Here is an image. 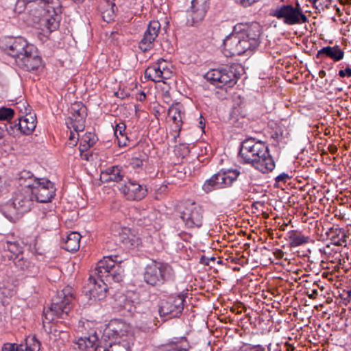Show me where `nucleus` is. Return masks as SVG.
Returning <instances> with one entry per match:
<instances>
[{
	"label": "nucleus",
	"instance_id": "nucleus-1",
	"mask_svg": "<svg viewBox=\"0 0 351 351\" xmlns=\"http://www.w3.org/2000/svg\"><path fill=\"white\" fill-rule=\"evenodd\" d=\"M263 29L257 22L239 23L223 40V50L227 56H241L256 50L261 42Z\"/></svg>",
	"mask_w": 351,
	"mask_h": 351
},
{
	"label": "nucleus",
	"instance_id": "nucleus-2",
	"mask_svg": "<svg viewBox=\"0 0 351 351\" xmlns=\"http://www.w3.org/2000/svg\"><path fill=\"white\" fill-rule=\"evenodd\" d=\"M104 256L100 260L95 269V275L89 277V283L85 287L84 292L90 299L101 300L106 295L107 283L112 281L119 282L122 280L123 269L121 266V261L117 260L118 256Z\"/></svg>",
	"mask_w": 351,
	"mask_h": 351
},
{
	"label": "nucleus",
	"instance_id": "nucleus-3",
	"mask_svg": "<svg viewBox=\"0 0 351 351\" xmlns=\"http://www.w3.org/2000/svg\"><path fill=\"white\" fill-rule=\"evenodd\" d=\"M239 154L245 163L251 164L263 173H268L275 168V162L267 145L254 138L245 139L241 143Z\"/></svg>",
	"mask_w": 351,
	"mask_h": 351
},
{
	"label": "nucleus",
	"instance_id": "nucleus-4",
	"mask_svg": "<svg viewBox=\"0 0 351 351\" xmlns=\"http://www.w3.org/2000/svg\"><path fill=\"white\" fill-rule=\"evenodd\" d=\"M237 181L241 184V189L245 190L252 182L250 172L232 168L221 169L204 182L202 189L206 193H209L213 191L231 187Z\"/></svg>",
	"mask_w": 351,
	"mask_h": 351
},
{
	"label": "nucleus",
	"instance_id": "nucleus-5",
	"mask_svg": "<svg viewBox=\"0 0 351 351\" xmlns=\"http://www.w3.org/2000/svg\"><path fill=\"white\" fill-rule=\"evenodd\" d=\"M75 299L71 287H67L58 291L52 298L50 307L44 311L43 322L50 323L56 319H66L73 307Z\"/></svg>",
	"mask_w": 351,
	"mask_h": 351
},
{
	"label": "nucleus",
	"instance_id": "nucleus-6",
	"mask_svg": "<svg viewBox=\"0 0 351 351\" xmlns=\"http://www.w3.org/2000/svg\"><path fill=\"white\" fill-rule=\"evenodd\" d=\"M176 279V272L168 263L152 260L143 271L144 282L154 287H160Z\"/></svg>",
	"mask_w": 351,
	"mask_h": 351
},
{
	"label": "nucleus",
	"instance_id": "nucleus-7",
	"mask_svg": "<svg viewBox=\"0 0 351 351\" xmlns=\"http://www.w3.org/2000/svg\"><path fill=\"white\" fill-rule=\"evenodd\" d=\"M243 71L240 64L234 63L210 69L205 74L204 77L218 88H222L226 85L232 87L237 82Z\"/></svg>",
	"mask_w": 351,
	"mask_h": 351
},
{
	"label": "nucleus",
	"instance_id": "nucleus-8",
	"mask_svg": "<svg viewBox=\"0 0 351 351\" xmlns=\"http://www.w3.org/2000/svg\"><path fill=\"white\" fill-rule=\"evenodd\" d=\"M34 201L31 190L28 188H21L14 193L12 202L1 206L0 210L7 219L12 221L16 215L29 212Z\"/></svg>",
	"mask_w": 351,
	"mask_h": 351
},
{
	"label": "nucleus",
	"instance_id": "nucleus-9",
	"mask_svg": "<svg viewBox=\"0 0 351 351\" xmlns=\"http://www.w3.org/2000/svg\"><path fill=\"white\" fill-rule=\"evenodd\" d=\"M269 16L276 17L287 25L303 24L308 22V17L304 14L300 4H282L271 9Z\"/></svg>",
	"mask_w": 351,
	"mask_h": 351
},
{
	"label": "nucleus",
	"instance_id": "nucleus-10",
	"mask_svg": "<svg viewBox=\"0 0 351 351\" xmlns=\"http://www.w3.org/2000/svg\"><path fill=\"white\" fill-rule=\"evenodd\" d=\"M178 210L187 228H199L202 226L204 209L199 204L188 200L179 206Z\"/></svg>",
	"mask_w": 351,
	"mask_h": 351
},
{
	"label": "nucleus",
	"instance_id": "nucleus-11",
	"mask_svg": "<svg viewBox=\"0 0 351 351\" xmlns=\"http://www.w3.org/2000/svg\"><path fill=\"white\" fill-rule=\"evenodd\" d=\"M30 45L23 37L3 36L0 38V49L15 58L16 62Z\"/></svg>",
	"mask_w": 351,
	"mask_h": 351
},
{
	"label": "nucleus",
	"instance_id": "nucleus-12",
	"mask_svg": "<svg viewBox=\"0 0 351 351\" xmlns=\"http://www.w3.org/2000/svg\"><path fill=\"white\" fill-rule=\"evenodd\" d=\"M23 3L26 8L29 9L30 13L36 17L45 12H52L62 13V6L59 0H21L19 3Z\"/></svg>",
	"mask_w": 351,
	"mask_h": 351
},
{
	"label": "nucleus",
	"instance_id": "nucleus-13",
	"mask_svg": "<svg viewBox=\"0 0 351 351\" xmlns=\"http://www.w3.org/2000/svg\"><path fill=\"white\" fill-rule=\"evenodd\" d=\"M29 189L33 199L40 203L50 202L56 191L54 184L45 178H40Z\"/></svg>",
	"mask_w": 351,
	"mask_h": 351
},
{
	"label": "nucleus",
	"instance_id": "nucleus-14",
	"mask_svg": "<svg viewBox=\"0 0 351 351\" xmlns=\"http://www.w3.org/2000/svg\"><path fill=\"white\" fill-rule=\"evenodd\" d=\"M186 295L187 293H179L176 296L171 295L167 300L162 301L159 307L160 316L179 317L184 310Z\"/></svg>",
	"mask_w": 351,
	"mask_h": 351
},
{
	"label": "nucleus",
	"instance_id": "nucleus-15",
	"mask_svg": "<svg viewBox=\"0 0 351 351\" xmlns=\"http://www.w3.org/2000/svg\"><path fill=\"white\" fill-rule=\"evenodd\" d=\"M71 116L66 124L69 128H73L76 132L83 131L87 116L86 107L81 102L73 104L70 108Z\"/></svg>",
	"mask_w": 351,
	"mask_h": 351
},
{
	"label": "nucleus",
	"instance_id": "nucleus-16",
	"mask_svg": "<svg viewBox=\"0 0 351 351\" xmlns=\"http://www.w3.org/2000/svg\"><path fill=\"white\" fill-rule=\"evenodd\" d=\"M26 51L16 59L17 65L27 71H38L42 66V58L38 55V52L34 45H31Z\"/></svg>",
	"mask_w": 351,
	"mask_h": 351
},
{
	"label": "nucleus",
	"instance_id": "nucleus-17",
	"mask_svg": "<svg viewBox=\"0 0 351 351\" xmlns=\"http://www.w3.org/2000/svg\"><path fill=\"white\" fill-rule=\"evenodd\" d=\"M210 0H192L190 10L187 11L186 25L193 26L202 21L209 8Z\"/></svg>",
	"mask_w": 351,
	"mask_h": 351
},
{
	"label": "nucleus",
	"instance_id": "nucleus-18",
	"mask_svg": "<svg viewBox=\"0 0 351 351\" xmlns=\"http://www.w3.org/2000/svg\"><path fill=\"white\" fill-rule=\"evenodd\" d=\"M121 193L129 201H141L147 195V186L130 179L120 188Z\"/></svg>",
	"mask_w": 351,
	"mask_h": 351
},
{
	"label": "nucleus",
	"instance_id": "nucleus-19",
	"mask_svg": "<svg viewBox=\"0 0 351 351\" xmlns=\"http://www.w3.org/2000/svg\"><path fill=\"white\" fill-rule=\"evenodd\" d=\"M23 343H5L3 345L1 351H39L40 343L35 336L28 337Z\"/></svg>",
	"mask_w": 351,
	"mask_h": 351
},
{
	"label": "nucleus",
	"instance_id": "nucleus-20",
	"mask_svg": "<svg viewBox=\"0 0 351 351\" xmlns=\"http://www.w3.org/2000/svg\"><path fill=\"white\" fill-rule=\"evenodd\" d=\"M23 110L20 108V111L23 113H25L26 115L19 119V128L17 130L24 134H31L36 126V118L29 114L30 109L29 106H25V102L23 103Z\"/></svg>",
	"mask_w": 351,
	"mask_h": 351
},
{
	"label": "nucleus",
	"instance_id": "nucleus-21",
	"mask_svg": "<svg viewBox=\"0 0 351 351\" xmlns=\"http://www.w3.org/2000/svg\"><path fill=\"white\" fill-rule=\"evenodd\" d=\"M10 260L13 261L14 265L21 271H26L27 275L35 276L38 273V267L28 258H26L23 254L20 256H12Z\"/></svg>",
	"mask_w": 351,
	"mask_h": 351
},
{
	"label": "nucleus",
	"instance_id": "nucleus-22",
	"mask_svg": "<svg viewBox=\"0 0 351 351\" xmlns=\"http://www.w3.org/2000/svg\"><path fill=\"white\" fill-rule=\"evenodd\" d=\"M125 176V172L121 167L112 166L106 169L104 172L101 173V180L103 182L121 181Z\"/></svg>",
	"mask_w": 351,
	"mask_h": 351
},
{
	"label": "nucleus",
	"instance_id": "nucleus-23",
	"mask_svg": "<svg viewBox=\"0 0 351 351\" xmlns=\"http://www.w3.org/2000/svg\"><path fill=\"white\" fill-rule=\"evenodd\" d=\"M81 235L76 232L69 233L62 243V247L68 252H75L80 246Z\"/></svg>",
	"mask_w": 351,
	"mask_h": 351
},
{
	"label": "nucleus",
	"instance_id": "nucleus-24",
	"mask_svg": "<svg viewBox=\"0 0 351 351\" xmlns=\"http://www.w3.org/2000/svg\"><path fill=\"white\" fill-rule=\"evenodd\" d=\"M115 9L117 8L115 3L110 0H105L100 5V10L104 21L110 23L115 16Z\"/></svg>",
	"mask_w": 351,
	"mask_h": 351
},
{
	"label": "nucleus",
	"instance_id": "nucleus-25",
	"mask_svg": "<svg viewBox=\"0 0 351 351\" xmlns=\"http://www.w3.org/2000/svg\"><path fill=\"white\" fill-rule=\"evenodd\" d=\"M51 11H52V9H51ZM60 14L53 12H45L40 15V17H43L45 26L50 32H53L59 27L60 19L59 15Z\"/></svg>",
	"mask_w": 351,
	"mask_h": 351
},
{
	"label": "nucleus",
	"instance_id": "nucleus-26",
	"mask_svg": "<svg viewBox=\"0 0 351 351\" xmlns=\"http://www.w3.org/2000/svg\"><path fill=\"white\" fill-rule=\"evenodd\" d=\"M39 179L36 178L32 172L26 170L21 171L18 175L19 184L22 188L31 189Z\"/></svg>",
	"mask_w": 351,
	"mask_h": 351
},
{
	"label": "nucleus",
	"instance_id": "nucleus-27",
	"mask_svg": "<svg viewBox=\"0 0 351 351\" xmlns=\"http://www.w3.org/2000/svg\"><path fill=\"white\" fill-rule=\"evenodd\" d=\"M330 245L334 246L346 245V234L342 228L330 227Z\"/></svg>",
	"mask_w": 351,
	"mask_h": 351
},
{
	"label": "nucleus",
	"instance_id": "nucleus-28",
	"mask_svg": "<svg viewBox=\"0 0 351 351\" xmlns=\"http://www.w3.org/2000/svg\"><path fill=\"white\" fill-rule=\"evenodd\" d=\"M98 140L97 136L92 132L85 133L81 138L79 146L80 152H88V150L93 147Z\"/></svg>",
	"mask_w": 351,
	"mask_h": 351
},
{
	"label": "nucleus",
	"instance_id": "nucleus-29",
	"mask_svg": "<svg viewBox=\"0 0 351 351\" xmlns=\"http://www.w3.org/2000/svg\"><path fill=\"white\" fill-rule=\"evenodd\" d=\"M289 242L291 247H298L308 243L310 238L302 234L296 230H291L288 232Z\"/></svg>",
	"mask_w": 351,
	"mask_h": 351
},
{
	"label": "nucleus",
	"instance_id": "nucleus-30",
	"mask_svg": "<svg viewBox=\"0 0 351 351\" xmlns=\"http://www.w3.org/2000/svg\"><path fill=\"white\" fill-rule=\"evenodd\" d=\"M98 340L97 336L94 334L89 336H84L78 338L76 344L78 345V348L80 350L82 351H87L89 348H93L96 345V343Z\"/></svg>",
	"mask_w": 351,
	"mask_h": 351
},
{
	"label": "nucleus",
	"instance_id": "nucleus-31",
	"mask_svg": "<svg viewBox=\"0 0 351 351\" xmlns=\"http://www.w3.org/2000/svg\"><path fill=\"white\" fill-rule=\"evenodd\" d=\"M3 247L5 250L8 251L10 253V255H7L9 258L13 256H20L23 254V247L21 245V243L18 241H6L3 244Z\"/></svg>",
	"mask_w": 351,
	"mask_h": 351
},
{
	"label": "nucleus",
	"instance_id": "nucleus-32",
	"mask_svg": "<svg viewBox=\"0 0 351 351\" xmlns=\"http://www.w3.org/2000/svg\"><path fill=\"white\" fill-rule=\"evenodd\" d=\"M328 214H326L325 218L320 220L319 225H317L318 240L327 241L329 238V227L328 221Z\"/></svg>",
	"mask_w": 351,
	"mask_h": 351
},
{
	"label": "nucleus",
	"instance_id": "nucleus-33",
	"mask_svg": "<svg viewBox=\"0 0 351 351\" xmlns=\"http://www.w3.org/2000/svg\"><path fill=\"white\" fill-rule=\"evenodd\" d=\"M335 247L334 248L330 247V269H337L343 261V256L341 253L342 246Z\"/></svg>",
	"mask_w": 351,
	"mask_h": 351
},
{
	"label": "nucleus",
	"instance_id": "nucleus-34",
	"mask_svg": "<svg viewBox=\"0 0 351 351\" xmlns=\"http://www.w3.org/2000/svg\"><path fill=\"white\" fill-rule=\"evenodd\" d=\"M168 116L172 119L173 122L180 126L184 117V112H182L180 106L177 104L171 106L168 110Z\"/></svg>",
	"mask_w": 351,
	"mask_h": 351
},
{
	"label": "nucleus",
	"instance_id": "nucleus-35",
	"mask_svg": "<svg viewBox=\"0 0 351 351\" xmlns=\"http://www.w3.org/2000/svg\"><path fill=\"white\" fill-rule=\"evenodd\" d=\"M162 71L160 69V66L156 63L148 66L145 71V77L153 82H160V75Z\"/></svg>",
	"mask_w": 351,
	"mask_h": 351
},
{
	"label": "nucleus",
	"instance_id": "nucleus-36",
	"mask_svg": "<svg viewBox=\"0 0 351 351\" xmlns=\"http://www.w3.org/2000/svg\"><path fill=\"white\" fill-rule=\"evenodd\" d=\"M125 129L126 125L123 122L117 123L114 128V135L118 139V143L120 146H125L127 145V141H128L127 134L125 132Z\"/></svg>",
	"mask_w": 351,
	"mask_h": 351
},
{
	"label": "nucleus",
	"instance_id": "nucleus-37",
	"mask_svg": "<svg viewBox=\"0 0 351 351\" xmlns=\"http://www.w3.org/2000/svg\"><path fill=\"white\" fill-rule=\"evenodd\" d=\"M128 349L125 345L120 342H110L109 345L95 346L94 351H128Z\"/></svg>",
	"mask_w": 351,
	"mask_h": 351
},
{
	"label": "nucleus",
	"instance_id": "nucleus-38",
	"mask_svg": "<svg viewBox=\"0 0 351 351\" xmlns=\"http://www.w3.org/2000/svg\"><path fill=\"white\" fill-rule=\"evenodd\" d=\"M333 160L335 162L334 164H332V170L335 171L336 173L332 177L330 176V182H333L336 185V187H337V180L341 178V172H339V171L341 170V167H343V165H341L342 158L341 157L339 156V155H337V156H333ZM330 165H332L331 162Z\"/></svg>",
	"mask_w": 351,
	"mask_h": 351
},
{
	"label": "nucleus",
	"instance_id": "nucleus-39",
	"mask_svg": "<svg viewBox=\"0 0 351 351\" xmlns=\"http://www.w3.org/2000/svg\"><path fill=\"white\" fill-rule=\"evenodd\" d=\"M126 335L125 333H119V332L112 328H109L108 326L104 328L101 339L104 341L114 342L123 336Z\"/></svg>",
	"mask_w": 351,
	"mask_h": 351
},
{
	"label": "nucleus",
	"instance_id": "nucleus-40",
	"mask_svg": "<svg viewBox=\"0 0 351 351\" xmlns=\"http://www.w3.org/2000/svg\"><path fill=\"white\" fill-rule=\"evenodd\" d=\"M171 343L174 345V351H189L191 346L185 337H174L171 340Z\"/></svg>",
	"mask_w": 351,
	"mask_h": 351
},
{
	"label": "nucleus",
	"instance_id": "nucleus-41",
	"mask_svg": "<svg viewBox=\"0 0 351 351\" xmlns=\"http://www.w3.org/2000/svg\"><path fill=\"white\" fill-rule=\"evenodd\" d=\"M16 293L14 286L8 280L0 286V299L12 298Z\"/></svg>",
	"mask_w": 351,
	"mask_h": 351
},
{
	"label": "nucleus",
	"instance_id": "nucleus-42",
	"mask_svg": "<svg viewBox=\"0 0 351 351\" xmlns=\"http://www.w3.org/2000/svg\"><path fill=\"white\" fill-rule=\"evenodd\" d=\"M156 38L151 37L145 34H143V38L138 43L139 49L143 52H146L152 49L154 46V41Z\"/></svg>",
	"mask_w": 351,
	"mask_h": 351
},
{
	"label": "nucleus",
	"instance_id": "nucleus-43",
	"mask_svg": "<svg viewBox=\"0 0 351 351\" xmlns=\"http://www.w3.org/2000/svg\"><path fill=\"white\" fill-rule=\"evenodd\" d=\"M337 76L340 78L351 77V64L340 63L334 69Z\"/></svg>",
	"mask_w": 351,
	"mask_h": 351
},
{
	"label": "nucleus",
	"instance_id": "nucleus-44",
	"mask_svg": "<svg viewBox=\"0 0 351 351\" xmlns=\"http://www.w3.org/2000/svg\"><path fill=\"white\" fill-rule=\"evenodd\" d=\"M107 326H109V328L116 330L119 333L127 334L129 330V326L119 319L112 320Z\"/></svg>",
	"mask_w": 351,
	"mask_h": 351
},
{
	"label": "nucleus",
	"instance_id": "nucleus-45",
	"mask_svg": "<svg viewBox=\"0 0 351 351\" xmlns=\"http://www.w3.org/2000/svg\"><path fill=\"white\" fill-rule=\"evenodd\" d=\"M344 56L345 52L339 45L330 46V60L337 62L342 60Z\"/></svg>",
	"mask_w": 351,
	"mask_h": 351
},
{
	"label": "nucleus",
	"instance_id": "nucleus-46",
	"mask_svg": "<svg viewBox=\"0 0 351 351\" xmlns=\"http://www.w3.org/2000/svg\"><path fill=\"white\" fill-rule=\"evenodd\" d=\"M160 29V23L158 21H151L144 34L151 37L157 38Z\"/></svg>",
	"mask_w": 351,
	"mask_h": 351
},
{
	"label": "nucleus",
	"instance_id": "nucleus-47",
	"mask_svg": "<svg viewBox=\"0 0 351 351\" xmlns=\"http://www.w3.org/2000/svg\"><path fill=\"white\" fill-rule=\"evenodd\" d=\"M338 281H336L335 283L333 284L335 289L330 291L332 293V295L335 298H340L345 302H349L351 298H347L346 293H347V291L345 289H340L339 287V285H337Z\"/></svg>",
	"mask_w": 351,
	"mask_h": 351
},
{
	"label": "nucleus",
	"instance_id": "nucleus-48",
	"mask_svg": "<svg viewBox=\"0 0 351 351\" xmlns=\"http://www.w3.org/2000/svg\"><path fill=\"white\" fill-rule=\"evenodd\" d=\"M14 115V110L10 108L1 107L0 108V120L11 121Z\"/></svg>",
	"mask_w": 351,
	"mask_h": 351
},
{
	"label": "nucleus",
	"instance_id": "nucleus-49",
	"mask_svg": "<svg viewBox=\"0 0 351 351\" xmlns=\"http://www.w3.org/2000/svg\"><path fill=\"white\" fill-rule=\"evenodd\" d=\"M311 1L319 12L325 11L329 7V0H311Z\"/></svg>",
	"mask_w": 351,
	"mask_h": 351
},
{
	"label": "nucleus",
	"instance_id": "nucleus-50",
	"mask_svg": "<svg viewBox=\"0 0 351 351\" xmlns=\"http://www.w3.org/2000/svg\"><path fill=\"white\" fill-rule=\"evenodd\" d=\"M332 208V214L335 218L337 219L342 220L344 219L345 214L341 212L340 208H338V206L335 204L334 201L330 203V209Z\"/></svg>",
	"mask_w": 351,
	"mask_h": 351
},
{
	"label": "nucleus",
	"instance_id": "nucleus-51",
	"mask_svg": "<svg viewBox=\"0 0 351 351\" xmlns=\"http://www.w3.org/2000/svg\"><path fill=\"white\" fill-rule=\"evenodd\" d=\"M145 162L144 158H133L131 160L130 165L133 169H138L143 167Z\"/></svg>",
	"mask_w": 351,
	"mask_h": 351
},
{
	"label": "nucleus",
	"instance_id": "nucleus-52",
	"mask_svg": "<svg viewBox=\"0 0 351 351\" xmlns=\"http://www.w3.org/2000/svg\"><path fill=\"white\" fill-rule=\"evenodd\" d=\"M5 128L6 131L10 135H15L16 132L19 131V130H17V128H19L18 123H13L10 121V122H8V124L5 125Z\"/></svg>",
	"mask_w": 351,
	"mask_h": 351
},
{
	"label": "nucleus",
	"instance_id": "nucleus-53",
	"mask_svg": "<svg viewBox=\"0 0 351 351\" xmlns=\"http://www.w3.org/2000/svg\"><path fill=\"white\" fill-rule=\"evenodd\" d=\"M323 56H325L326 58L329 57V46L324 47V48L318 51L317 58H321Z\"/></svg>",
	"mask_w": 351,
	"mask_h": 351
},
{
	"label": "nucleus",
	"instance_id": "nucleus-54",
	"mask_svg": "<svg viewBox=\"0 0 351 351\" xmlns=\"http://www.w3.org/2000/svg\"><path fill=\"white\" fill-rule=\"evenodd\" d=\"M172 72L169 68L162 71L160 75V82H164L165 80H168L171 77Z\"/></svg>",
	"mask_w": 351,
	"mask_h": 351
},
{
	"label": "nucleus",
	"instance_id": "nucleus-55",
	"mask_svg": "<svg viewBox=\"0 0 351 351\" xmlns=\"http://www.w3.org/2000/svg\"><path fill=\"white\" fill-rule=\"evenodd\" d=\"M258 0H235V1L243 7H248Z\"/></svg>",
	"mask_w": 351,
	"mask_h": 351
},
{
	"label": "nucleus",
	"instance_id": "nucleus-56",
	"mask_svg": "<svg viewBox=\"0 0 351 351\" xmlns=\"http://www.w3.org/2000/svg\"><path fill=\"white\" fill-rule=\"evenodd\" d=\"M289 179V176H288V174L285 173H282L280 175H278L275 180H276V182L277 183H280V182H286L287 180Z\"/></svg>",
	"mask_w": 351,
	"mask_h": 351
},
{
	"label": "nucleus",
	"instance_id": "nucleus-57",
	"mask_svg": "<svg viewBox=\"0 0 351 351\" xmlns=\"http://www.w3.org/2000/svg\"><path fill=\"white\" fill-rule=\"evenodd\" d=\"M215 258L214 256L206 257V256H202L200 258V263L205 265H209L210 261L215 262Z\"/></svg>",
	"mask_w": 351,
	"mask_h": 351
},
{
	"label": "nucleus",
	"instance_id": "nucleus-58",
	"mask_svg": "<svg viewBox=\"0 0 351 351\" xmlns=\"http://www.w3.org/2000/svg\"><path fill=\"white\" fill-rule=\"evenodd\" d=\"M77 139L78 140L79 139L78 132H77ZM75 138H76V137H75V133L71 131L70 136L69 138V141H71L69 143V145L75 146L77 144V141L75 140Z\"/></svg>",
	"mask_w": 351,
	"mask_h": 351
},
{
	"label": "nucleus",
	"instance_id": "nucleus-59",
	"mask_svg": "<svg viewBox=\"0 0 351 351\" xmlns=\"http://www.w3.org/2000/svg\"><path fill=\"white\" fill-rule=\"evenodd\" d=\"M125 242L126 245H130L131 247H134V246L138 245V238H133V239L128 238Z\"/></svg>",
	"mask_w": 351,
	"mask_h": 351
},
{
	"label": "nucleus",
	"instance_id": "nucleus-60",
	"mask_svg": "<svg viewBox=\"0 0 351 351\" xmlns=\"http://www.w3.org/2000/svg\"><path fill=\"white\" fill-rule=\"evenodd\" d=\"M156 64L158 66H160V69L161 71H163L169 68L167 62L165 60H164L163 59L158 60L156 62Z\"/></svg>",
	"mask_w": 351,
	"mask_h": 351
},
{
	"label": "nucleus",
	"instance_id": "nucleus-61",
	"mask_svg": "<svg viewBox=\"0 0 351 351\" xmlns=\"http://www.w3.org/2000/svg\"><path fill=\"white\" fill-rule=\"evenodd\" d=\"M80 156H81V158L83 160H87V161L90 160L92 159V157H93V154L91 153H89V152H80Z\"/></svg>",
	"mask_w": 351,
	"mask_h": 351
},
{
	"label": "nucleus",
	"instance_id": "nucleus-62",
	"mask_svg": "<svg viewBox=\"0 0 351 351\" xmlns=\"http://www.w3.org/2000/svg\"><path fill=\"white\" fill-rule=\"evenodd\" d=\"M328 247H329V243H326V247H323V249H319V251H320L322 253L324 254H325V256H326V257H325V258H324L322 260V263H327V262H328V256H327V253H326V248H328Z\"/></svg>",
	"mask_w": 351,
	"mask_h": 351
},
{
	"label": "nucleus",
	"instance_id": "nucleus-63",
	"mask_svg": "<svg viewBox=\"0 0 351 351\" xmlns=\"http://www.w3.org/2000/svg\"><path fill=\"white\" fill-rule=\"evenodd\" d=\"M173 348H174V345H173L170 341L169 343L163 346L162 350L164 351H174Z\"/></svg>",
	"mask_w": 351,
	"mask_h": 351
},
{
	"label": "nucleus",
	"instance_id": "nucleus-64",
	"mask_svg": "<svg viewBox=\"0 0 351 351\" xmlns=\"http://www.w3.org/2000/svg\"><path fill=\"white\" fill-rule=\"evenodd\" d=\"M146 98V95L145 94L144 92H141L140 93H138L136 96V99L140 101H143Z\"/></svg>",
	"mask_w": 351,
	"mask_h": 351
}]
</instances>
